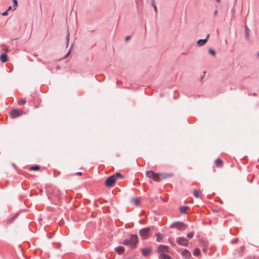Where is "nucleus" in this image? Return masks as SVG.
<instances>
[{"mask_svg":"<svg viewBox=\"0 0 259 259\" xmlns=\"http://www.w3.org/2000/svg\"><path fill=\"white\" fill-rule=\"evenodd\" d=\"M60 68V66H58L56 68L57 69H59Z\"/></svg>","mask_w":259,"mask_h":259,"instance_id":"43","label":"nucleus"},{"mask_svg":"<svg viewBox=\"0 0 259 259\" xmlns=\"http://www.w3.org/2000/svg\"><path fill=\"white\" fill-rule=\"evenodd\" d=\"M158 259H171V257L165 253H161L159 255Z\"/></svg>","mask_w":259,"mask_h":259,"instance_id":"16","label":"nucleus"},{"mask_svg":"<svg viewBox=\"0 0 259 259\" xmlns=\"http://www.w3.org/2000/svg\"><path fill=\"white\" fill-rule=\"evenodd\" d=\"M176 242L178 245L185 247L188 246L189 242L187 239L183 237H177Z\"/></svg>","mask_w":259,"mask_h":259,"instance_id":"4","label":"nucleus"},{"mask_svg":"<svg viewBox=\"0 0 259 259\" xmlns=\"http://www.w3.org/2000/svg\"><path fill=\"white\" fill-rule=\"evenodd\" d=\"M13 3L14 4L13 5V10H15L17 9L18 6V3L17 0H13Z\"/></svg>","mask_w":259,"mask_h":259,"instance_id":"29","label":"nucleus"},{"mask_svg":"<svg viewBox=\"0 0 259 259\" xmlns=\"http://www.w3.org/2000/svg\"><path fill=\"white\" fill-rule=\"evenodd\" d=\"M244 249V246H242L240 247L238 249L234 250V254L235 255H237L238 254L241 253L242 252H243Z\"/></svg>","mask_w":259,"mask_h":259,"instance_id":"15","label":"nucleus"},{"mask_svg":"<svg viewBox=\"0 0 259 259\" xmlns=\"http://www.w3.org/2000/svg\"><path fill=\"white\" fill-rule=\"evenodd\" d=\"M245 37L246 39H248L249 38V32H248V29L247 27V26L245 27Z\"/></svg>","mask_w":259,"mask_h":259,"instance_id":"21","label":"nucleus"},{"mask_svg":"<svg viewBox=\"0 0 259 259\" xmlns=\"http://www.w3.org/2000/svg\"><path fill=\"white\" fill-rule=\"evenodd\" d=\"M193 196L196 198H199V192L198 190H195L193 192Z\"/></svg>","mask_w":259,"mask_h":259,"instance_id":"25","label":"nucleus"},{"mask_svg":"<svg viewBox=\"0 0 259 259\" xmlns=\"http://www.w3.org/2000/svg\"><path fill=\"white\" fill-rule=\"evenodd\" d=\"M20 115V111L17 109H13L11 112V116L12 118H16Z\"/></svg>","mask_w":259,"mask_h":259,"instance_id":"9","label":"nucleus"},{"mask_svg":"<svg viewBox=\"0 0 259 259\" xmlns=\"http://www.w3.org/2000/svg\"><path fill=\"white\" fill-rule=\"evenodd\" d=\"M238 239L237 238H235L234 240L231 241L232 244H235L238 242Z\"/></svg>","mask_w":259,"mask_h":259,"instance_id":"32","label":"nucleus"},{"mask_svg":"<svg viewBox=\"0 0 259 259\" xmlns=\"http://www.w3.org/2000/svg\"><path fill=\"white\" fill-rule=\"evenodd\" d=\"M12 9V6H10L8 7V9L7 10V11H9L10 10H11V9Z\"/></svg>","mask_w":259,"mask_h":259,"instance_id":"38","label":"nucleus"},{"mask_svg":"<svg viewBox=\"0 0 259 259\" xmlns=\"http://www.w3.org/2000/svg\"><path fill=\"white\" fill-rule=\"evenodd\" d=\"M8 11H7V10H6V11L4 12L3 13H2V15L3 16H7L8 15Z\"/></svg>","mask_w":259,"mask_h":259,"instance_id":"33","label":"nucleus"},{"mask_svg":"<svg viewBox=\"0 0 259 259\" xmlns=\"http://www.w3.org/2000/svg\"><path fill=\"white\" fill-rule=\"evenodd\" d=\"M157 252L160 254L168 253L169 252V247L167 245L160 244L157 247Z\"/></svg>","mask_w":259,"mask_h":259,"instance_id":"6","label":"nucleus"},{"mask_svg":"<svg viewBox=\"0 0 259 259\" xmlns=\"http://www.w3.org/2000/svg\"><path fill=\"white\" fill-rule=\"evenodd\" d=\"M0 60L3 63H5L8 61V57L7 54H2L0 56Z\"/></svg>","mask_w":259,"mask_h":259,"instance_id":"13","label":"nucleus"},{"mask_svg":"<svg viewBox=\"0 0 259 259\" xmlns=\"http://www.w3.org/2000/svg\"><path fill=\"white\" fill-rule=\"evenodd\" d=\"M217 13H218V11L217 10L214 11V12L213 13L214 16H216Z\"/></svg>","mask_w":259,"mask_h":259,"instance_id":"39","label":"nucleus"},{"mask_svg":"<svg viewBox=\"0 0 259 259\" xmlns=\"http://www.w3.org/2000/svg\"><path fill=\"white\" fill-rule=\"evenodd\" d=\"M150 230V227H146L140 230V235L143 239H146L149 236V233Z\"/></svg>","mask_w":259,"mask_h":259,"instance_id":"5","label":"nucleus"},{"mask_svg":"<svg viewBox=\"0 0 259 259\" xmlns=\"http://www.w3.org/2000/svg\"><path fill=\"white\" fill-rule=\"evenodd\" d=\"M156 236V241L157 242H160L162 240V238L161 237L160 233H156L155 234Z\"/></svg>","mask_w":259,"mask_h":259,"instance_id":"24","label":"nucleus"},{"mask_svg":"<svg viewBox=\"0 0 259 259\" xmlns=\"http://www.w3.org/2000/svg\"><path fill=\"white\" fill-rule=\"evenodd\" d=\"M187 227V225L183 222H175L171 224L169 226L170 228H176L179 231L184 230Z\"/></svg>","mask_w":259,"mask_h":259,"instance_id":"3","label":"nucleus"},{"mask_svg":"<svg viewBox=\"0 0 259 259\" xmlns=\"http://www.w3.org/2000/svg\"><path fill=\"white\" fill-rule=\"evenodd\" d=\"M209 36H210V35L209 34H208L206 35V37L205 38L199 39L197 41V45L199 46H202L203 45H204L207 42V39L209 38Z\"/></svg>","mask_w":259,"mask_h":259,"instance_id":"11","label":"nucleus"},{"mask_svg":"<svg viewBox=\"0 0 259 259\" xmlns=\"http://www.w3.org/2000/svg\"><path fill=\"white\" fill-rule=\"evenodd\" d=\"M215 163L217 166H221L223 165V162L221 159L218 158L215 160Z\"/></svg>","mask_w":259,"mask_h":259,"instance_id":"18","label":"nucleus"},{"mask_svg":"<svg viewBox=\"0 0 259 259\" xmlns=\"http://www.w3.org/2000/svg\"><path fill=\"white\" fill-rule=\"evenodd\" d=\"M200 250L198 248H196L195 249H194V250L193 251V254L194 256H198L199 254H200Z\"/></svg>","mask_w":259,"mask_h":259,"instance_id":"22","label":"nucleus"},{"mask_svg":"<svg viewBox=\"0 0 259 259\" xmlns=\"http://www.w3.org/2000/svg\"><path fill=\"white\" fill-rule=\"evenodd\" d=\"M158 178L159 177V176H160L161 179H166L168 177H171L172 176V175L168 174H158Z\"/></svg>","mask_w":259,"mask_h":259,"instance_id":"17","label":"nucleus"},{"mask_svg":"<svg viewBox=\"0 0 259 259\" xmlns=\"http://www.w3.org/2000/svg\"><path fill=\"white\" fill-rule=\"evenodd\" d=\"M115 250L119 254H122L124 251V248L123 246H119L115 247Z\"/></svg>","mask_w":259,"mask_h":259,"instance_id":"12","label":"nucleus"},{"mask_svg":"<svg viewBox=\"0 0 259 259\" xmlns=\"http://www.w3.org/2000/svg\"><path fill=\"white\" fill-rule=\"evenodd\" d=\"M60 192L57 189H54L53 190V194L52 195H48V197L49 199H51L53 196H54L57 200H59L60 198Z\"/></svg>","mask_w":259,"mask_h":259,"instance_id":"8","label":"nucleus"},{"mask_svg":"<svg viewBox=\"0 0 259 259\" xmlns=\"http://www.w3.org/2000/svg\"><path fill=\"white\" fill-rule=\"evenodd\" d=\"M151 6L153 7L155 12L157 13V7L155 4V0H151Z\"/></svg>","mask_w":259,"mask_h":259,"instance_id":"23","label":"nucleus"},{"mask_svg":"<svg viewBox=\"0 0 259 259\" xmlns=\"http://www.w3.org/2000/svg\"><path fill=\"white\" fill-rule=\"evenodd\" d=\"M37 61L39 62H41L42 63H43L44 64H45V63L42 61L41 59H39V58H37Z\"/></svg>","mask_w":259,"mask_h":259,"instance_id":"35","label":"nucleus"},{"mask_svg":"<svg viewBox=\"0 0 259 259\" xmlns=\"http://www.w3.org/2000/svg\"><path fill=\"white\" fill-rule=\"evenodd\" d=\"M220 1H221V0H216V2H217L218 3H220Z\"/></svg>","mask_w":259,"mask_h":259,"instance_id":"42","label":"nucleus"},{"mask_svg":"<svg viewBox=\"0 0 259 259\" xmlns=\"http://www.w3.org/2000/svg\"><path fill=\"white\" fill-rule=\"evenodd\" d=\"M151 249L149 247H146L141 249L142 255L144 256H147L149 255L151 253Z\"/></svg>","mask_w":259,"mask_h":259,"instance_id":"10","label":"nucleus"},{"mask_svg":"<svg viewBox=\"0 0 259 259\" xmlns=\"http://www.w3.org/2000/svg\"><path fill=\"white\" fill-rule=\"evenodd\" d=\"M169 243L173 246H175V243L172 242V241H170V240H169Z\"/></svg>","mask_w":259,"mask_h":259,"instance_id":"36","label":"nucleus"},{"mask_svg":"<svg viewBox=\"0 0 259 259\" xmlns=\"http://www.w3.org/2000/svg\"><path fill=\"white\" fill-rule=\"evenodd\" d=\"M130 38H131V36H126L125 37V41H127Z\"/></svg>","mask_w":259,"mask_h":259,"instance_id":"34","label":"nucleus"},{"mask_svg":"<svg viewBox=\"0 0 259 259\" xmlns=\"http://www.w3.org/2000/svg\"><path fill=\"white\" fill-rule=\"evenodd\" d=\"M118 177L123 179L124 176L119 172H116L114 175L109 177L105 181V185L108 187H112L116 182V179Z\"/></svg>","mask_w":259,"mask_h":259,"instance_id":"2","label":"nucleus"},{"mask_svg":"<svg viewBox=\"0 0 259 259\" xmlns=\"http://www.w3.org/2000/svg\"><path fill=\"white\" fill-rule=\"evenodd\" d=\"M73 44H72L71 48H72L73 47Z\"/></svg>","mask_w":259,"mask_h":259,"instance_id":"46","label":"nucleus"},{"mask_svg":"<svg viewBox=\"0 0 259 259\" xmlns=\"http://www.w3.org/2000/svg\"><path fill=\"white\" fill-rule=\"evenodd\" d=\"M39 169V166L38 165H35L33 166H31L29 168L30 170H37Z\"/></svg>","mask_w":259,"mask_h":259,"instance_id":"27","label":"nucleus"},{"mask_svg":"<svg viewBox=\"0 0 259 259\" xmlns=\"http://www.w3.org/2000/svg\"><path fill=\"white\" fill-rule=\"evenodd\" d=\"M6 52H8L9 51L8 48L7 47V48L4 49Z\"/></svg>","mask_w":259,"mask_h":259,"instance_id":"41","label":"nucleus"},{"mask_svg":"<svg viewBox=\"0 0 259 259\" xmlns=\"http://www.w3.org/2000/svg\"><path fill=\"white\" fill-rule=\"evenodd\" d=\"M188 208V206H182L180 208V211L182 213H186V209Z\"/></svg>","mask_w":259,"mask_h":259,"instance_id":"19","label":"nucleus"},{"mask_svg":"<svg viewBox=\"0 0 259 259\" xmlns=\"http://www.w3.org/2000/svg\"><path fill=\"white\" fill-rule=\"evenodd\" d=\"M194 235V232L193 231L190 232L187 234V237L189 238H192Z\"/></svg>","mask_w":259,"mask_h":259,"instance_id":"28","label":"nucleus"},{"mask_svg":"<svg viewBox=\"0 0 259 259\" xmlns=\"http://www.w3.org/2000/svg\"><path fill=\"white\" fill-rule=\"evenodd\" d=\"M252 95H253V96H256V93H253V94H252Z\"/></svg>","mask_w":259,"mask_h":259,"instance_id":"44","label":"nucleus"},{"mask_svg":"<svg viewBox=\"0 0 259 259\" xmlns=\"http://www.w3.org/2000/svg\"><path fill=\"white\" fill-rule=\"evenodd\" d=\"M182 255L187 258H189L191 256V253L188 249H185L182 252Z\"/></svg>","mask_w":259,"mask_h":259,"instance_id":"14","label":"nucleus"},{"mask_svg":"<svg viewBox=\"0 0 259 259\" xmlns=\"http://www.w3.org/2000/svg\"><path fill=\"white\" fill-rule=\"evenodd\" d=\"M257 57H259V52H258V53L257 54Z\"/></svg>","mask_w":259,"mask_h":259,"instance_id":"45","label":"nucleus"},{"mask_svg":"<svg viewBox=\"0 0 259 259\" xmlns=\"http://www.w3.org/2000/svg\"><path fill=\"white\" fill-rule=\"evenodd\" d=\"M69 39H70V34H69V31L68 30L67 35H66V47H67L68 46Z\"/></svg>","mask_w":259,"mask_h":259,"instance_id":"20","label":"nucleus"},{"mask_svg":"<svg viewBox=\"0 0 259 259\" xmlns=\"http://www.w3.org/2000/svg\"><path fill=\"white\" fill-rule=\"evenodd\" d=\"M70 50H69V51L67 53V54L65 56L64 58L66 57L67 56H68L69 55V54H70Z\"/></svg>","mask_w":259,"mask_h":259,"instance_id":"40","label":"nucleus"},{"mask_svg":"<svg viewBox=\"0 0 259 259\" xmlns=\"http://www.w3.org/2000/svg\"><path fill=\"white\" fill-rule=\"evenodd\" d=\"M208 52H209V53L210 54H211L213 56H215V51L211 49H209Z\"/></svg>","mask_w":259,"mask_h":259,"instance_id":"30","label":"nucleus"},{"mask_svg":"<svg viewBox=\"0 0 259 259\" xmlns=\"http://www.w3.org/2000/svg\"><path fill=\"white\" fill-rule=\"evenodd\" d=\"M18 103L19 105H24L26 103V101L24 99H19L18 100Z\"/></svg>","mask_w":259,"mask_h":259,"instance_id":"26","label":"nucleus"},{"mask_svg":"<svg viewBox=\"0 0 259 259\" xmlns=\"http://www.w3.org/2000/svg\"><path fill=\"white\" fill-rule=\"evenodd\" d=\"M82 175V173L81 172H77L76 173V175L77 176H81Z\"/></svg>","mask_w":259,"mask_h":259,"instance_id":"37","label":"nucleus"},{"mask_svg":"<svg viewBox=\"0 0 259 259\" xmlns=\"http://www.w3.org/2000/svg\"><path fill=\"white\" fill-rule=\"evenodd\" d=\"M138 242V238L137 235L132 234L130 239H125L123 242V244L130 247L132 249L137 247V243Z\"/></svg>","mask_w":259,"mask_h":259,"instance_id":"1","label":"nucleus"},{"mask_svg":"<svg viewBox=\"0 0 259 259\" xmlns=\"http://www.w3.org/2000/svg\"><path fill=\"white\" fill-rule=\"evenodd\" d=\"M146 176L150 179H153L154 181H157L158 175L154 172L153 170H148L146 171Z\"/></svg>","mask_w":259,"mask_h":259,"instance_id":"7","label":"nucleus"},{"mask_svg":"<svg viewBox=\"0 0 259 259\" xmlns=\"http://www.w3.org/2000/svg\"><path fill=\"white\" fill-rule=\"evenodd\" d=\"M134 202L135 204V205H136L137 206L139 205V203H140L139 199L138 198L135 199L134 200Z\"/></svg>","mask_w":259,"mask_h":259,"instance_id":"31","label":"nucleus"}]
</instances>
